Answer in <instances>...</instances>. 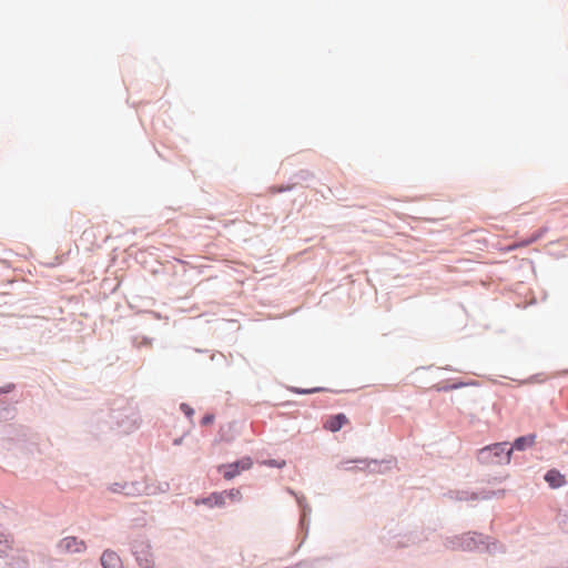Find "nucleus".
<instances>
[{
  "mask_svg": "<svg viewBox=\"0 0 568 568\" xmlns=\"http://www.w3.org/2000/svg\"><path fill=\"white\" fill-rule=\"evenodd\" d=\"M513 448H508L507 443H496L481 448L478 452V460L486 465L509 464L511 459Z\"/></svg>",
  "mask_w": 568,
  "mask_h": 568,
  "instance_id": "nucleus-1",
  "label": "nucleus"
},
{
  "mask_svg": "<svg viewBox=\"0 0 568 568\" xmlns=\"http://www.w3.org/2000/svg\"><path fill=\"white\" fill-rule=\"evenodd\" d=\"M252 465L253 460L251 459V457H243L242 459L235 463L221 465L219 467V471L223 473V477L225 479L231 480L237 475H240L242 471L250 469Z\"/></svg>",
  "mask_w": 568,
  "mask_h": 568,
  "instance_id": "nucleus-2",
  "label": "nucleus"
},
{
  "mask_svg": "<svg viewBox=\"0 0 568 568\" xmlns=\"http://www.w3.org/2000/svg\"><path fill=\"white\" fill-rule=\"evenodd\" d=\"M225 493L223 491H220V493H212L209 497L206 498H201V499H196L194 501V504L196 506L199 505H205L210 508H213V507H223L225 505Z\"/></svg>",
  "mask_w": 568,
  "mask_h": 568,
  "instance_id": "nucleus-3",
  "label": "nucleus"
},
{
  "mask_svg": "<svg viewBox=\"0 0 568 568\" xmlns=\"http://www.w3.org/2000/svg\"><path fill=\"white\" fill-rule=\"evenodd\" d=\"M59 548L67 552H81L85 549V545L75 537H65L60 541Z\"/></svg>",
  "mask_w": 568,
  "mask_h": 568,
  "instance_id": "nucleus-4",
  "label": "nucleus"
},
{
  "mask_svg": "<svg viewBox=\"0 0 568 568\" xmlns=\"http://www.w3.org/2000/svg\"><path fill=\"white\" fill-rule=\"evenodd\" d=\"M111 489L114 493H123L126 496H135L143 491V486L140 483H124L114 484Z\"/></svg>",
  "mask_w": 568,
  "mask_h": 568,
  "instance_id": "nucleus-5",
  "label": "nucleus"
},
{
  "mask_svg": "<svg viewBox=\"0 0 568 568\" xmlns=\"http://www.w3.org/2000/svg\"><path fill=\"white\" fill-rule=\"evenodd\" d=\"M545 480L551 488H559L566 484L565 476L557 469H550L545 475Z\"/></svg>",
  "mask_w": 568,
  "mask_h": 568,
  "instance_id": "nucleus-6",
  "label": "nucleus"
},
{
  "mask_svg": "<svg viewBox=\"0 0 568 568\" xmlns=\"http://www.w3.org/2000/svg\"><path fill=\"white\" fill-rule=\"evenodd\" d=\"M348 423L346 415L337 414L335 416L329 417L325 423V428L331 432L339 430L344 425Z\"/></svg>",
  "mask_w": 568,
  "mask_h": 568,
  "instance_id": "nucleus-7",
  "label": "nucleus"
},
{
  "mask_svg": "<svg viewBox=\"0 0 568 568\" xmlns=\"http://www.w3.org/2000/svg\"><path fill=\"white\" fill-rule=\"evenodd\" d=\"M101 564L104 568H121V560L113 551H104L101 557Z\"/></svg>",
  "mask_w": 568,
  "mask_h": 568,
  "instance_id": "nucleus-8",
  "label": "nucleus"
},
{
  "mask_svg": "<svg viewBox=\"0 0 568 568\" xmlns=\"http://www.w3.org/2000/svg\"><path fill=\"white\" fill-rule=\"evenodd\" d=\"M535 442H536V435H534V434L528 435V436H521L515 440L511 448L517 449V450H524L527 447L534 446Z\"/></svg>",
  "mask_w": 568,
  "mask_h": 568,
  "instance_id": "nucleus-9",
  "label": "nucleus"
},
{
  "mask_svg": "<svg viewBox=\"0 0 568 568\" xmlns=\"http://www.w3.org/2000/svg\"><path fill=\"white\" fill-rule=\"evenodd\" d=\"M10 537L0 530V556L6 555L11 548Z\"/></svg>",
  "mask_w": 568,
  "mask_h": 568,
  "instance_id": "nucleus-10",
  "label": "nucleus"
},
{
  "mask_svg": "<svg viewBox=\"0 0 568 568\" xmlns=\"http://www.w3.org/2000/svg\"><path fill=\"white\" fill-rule=\"evenodd\" d=\"M225 493V500L230 499L232 501H240L242 499V493L240 489L232 488L230 490H224Z\"/></svg>",
  "mask_w": 568,
  "mask_h": 568,
  "instance_id": "nucleus-11",
  "label": "nucleus"
},
{
  "mask_svg": "<svg viewBox=\"0 0 568 568\" xmlns=\"http://www.w3.org/2000/svg\"><path fill=\"white\" fill-rule=\"evenodd\" d=\"M180 408L189 417H191L194 413V410L187 404L184 403L181 404Z\"/></svg>",
  "mask_w": 568,
  "mask_h": 568,
  "instance_id": "nucleus-12",
  "label": "nucleus"
},
{
  "mask_svg": "<svg viewBox=\"0 0 568 568\" xmlns=\"http://www.w3.org/2000/svg\"><path fill=\"white\" fill-rule=\"evenodd\" d=\"M135 555H136L138 560H140V561H141V562H140V565H141L142 567H144V568H150V567L152 566V560H150V559H148V558H145V559H144V561H142V559L139 557V551H138V550H135Z\"/></svg>",
  "mask_w": 568,
  "mask_h": 568,
  "instance_id": "nucleus-13",
  "label": "nucleus"
},
{
  "mask_svg": "<svg viewBox=\"0 0 568 568\" xmlns=\"http://www.w3.org/2000/svg\"><path fill=\"white\" fill-rule=\"evenodd\" d=\"M537 239H538V236H534L525 242H521L520 244H516V245L511 246L510 250L515 248V247H519V246H527V245L531 244L532 242H535Z\"/></svg>",
  "mask_w": 568,
  "mask_h": 568,
  "instance_id": "nucleus-14",
  "label": "nucleus"
},
{
  "mask_svg": "<svg viewBox=\"0 0 568 568\" xmlns=\"http://www.w3.org/2000/svg\"><path fill=\"white\" fill-rule=\"evenodd\" d=\"M214 420V416L213 415H205L203 418H202V425H209L211 423H213Z\"/></svg>",
  "mask_w": 568,
  "mask_h": 568,
  "instance_id": "nucleus-15",
  "label": "nucleus"
},
{
  "mask_svg": "<svg viewBox=\"0 0 568 568\" xmlns=\"http://www.w3.org/2000/svg\"><path fill=\"white\" fill-rule=\"evenodd\" d=\"M13 389V385H8L4 388H0V393H9Z\"/></svg>",
  "mask_w": 568,
  "mask_h": 568,
  "instance_id": "nucleus-16",
  "label": "nucleus"
},
{
  "mask_svg": "<svg viewBox=\"0 0 568 568\" xmlns=\"http://www.w3.org/2000/svg\"><path fill=\"white\" fill-rule=\"evenodd\" d=\"M90 234H92V230H85L83 232L82 236L84 237V236L90 235Z\"/></svg>",
  "mask_w": 568,
  "mask_h": 568,
  "instance_id": "nucleus-17",
  "label": "nucleus"
}]
</instances>
